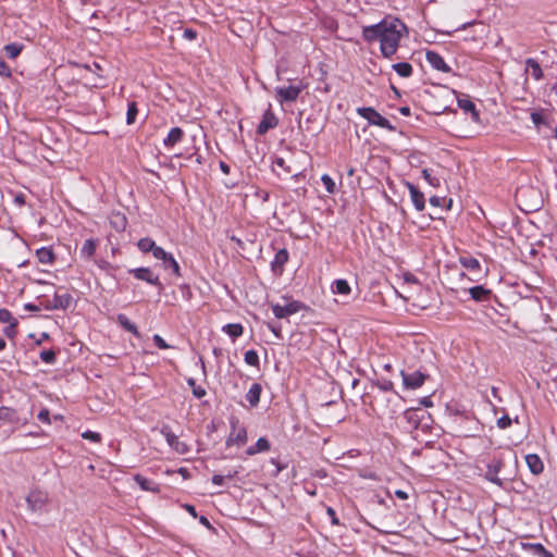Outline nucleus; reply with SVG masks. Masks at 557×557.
Returning a JSON list of instances; mask_svg holds the SVG:
<instances>
[{"label": "nucleus", "instance_id": "nucleus-2", "mask_svg": "<svg viewBox=\"0 0 557 557\" xmlns=\"http://www.w3.org/2000/svg\"><path fill=\"white\" fill-rule=\"evenodd\" d=\"M143 251H151L153 257L162 261V265L165 270H171L175 276H181V268L177 261L171 253L164 251L161 246H140Z\"/></svg>", "mask_w": 557, "mask_h": 557}, {"label": "nucleus", "instance_id": "nucleus-48", "mask_svg": "<svg viewBox=\"0 0 557 557\" xmlns=\"http://www.w3.org/2000/svg\"><path fill=\"white\" fill-rule=\"evenodd\" d=\"M38 420L42 423L50 424V412L48 409L44 408L39 411L37 416Z\"/></svg>", "mask_w": 557, "mask_h": 557}, {"label": "nucleus", "instance_id": "nucleus-10", "mask_svg": "<svg viewBox=\"0 0 557 557\" xmlns=\"http://www.w3.org/2000/svg\"><path fill=\"white\" fill-rule=\"evenodd\" d=\"M403 385L406 389H417L420 388L428 375L421 371H413L411 373L401 371Z\"/></svg>", "mask_w": 557, "mask_h": 557}, {"label": "nucleus", "instance_id": "nucleus-17", "mask_svg": "<svg viewBox=\"0 0 557 557\" xmlns=\"http://www.w3.org/2000/svg\"><path fill=\"white\" fill-rule=\"evenodd\" d=\"M457 102L460 109L465 112H469L473 121H479V113L475 110V104L470 100L469 96L461 95L457 98Z\"/></svg>", "mask_w": 557, "mask_h": 557}, {"label": "nucleus", "instance_id": "nucleus-43", "mask_svg": "<svg viewBox=\"0 0 557 557\" xmlns=\"http://www.w3.org/2000/svg\"><path fill=\"white\" fill-rule=\"evenodd\" d=\"M511 424H512V420L508 414H504L503 417L498 418L496 421V425L502 430H506V429L510 428Z\"/></svg>", "mask_w": 557, "mask_h": 557}, {"label": "nucleus", "instance_id": "nucleus-56", "mask_svg": "<svg viewBox=\"0 0 557 557\" xmlns=\"http://www.w3.org/2000/svg\"><path fill=\"white\" fill-rule=\"evenodd\" d=\"M444 201H445V198H440V197H436V196H433V197L430 198L431 205L435 206V207H441Z\"/></svg>", "mask_w": 557, "mask_h": 557}, {"label": "nucleus", "instance_id": "nucleus-20", "mask_svg": "<svg viewBox=\"0 0 557 557\" xmlns=\"http://www.w3.org/2000/svg\"><path fill=\"white\" fill-rule=\"evenodd\" d=\"M466 292H468L471 298L475 301H485L490 298L492 294L491 289H487L482 285L467 287Z\"/></svg>", "mask_w": 557, "mask_h": 557}, {"label": "nucleus", "instance_id": "nucleus-41", "mask_svg": "<svg viewBox=\"0 0 557 557\" xmlns=\"http://www.w3.org/2000/svg\"><path fill=\"white\" fill-rule=\"evenodd\" d=\"M17 320L12 315L8 309H0V322L11 324Z\"/></svg>", "mask_w": 557, "mask_h": 557}, {"label": "nucleus", "instance_id": "nucleus-1", "mask_svg": "<svg viewBox=\"0 0 557 557\" xmlns=\"http://www.w3.org/2000/svg\"><path fill=\"white\" fill-rule=\"evenodd\" d=\"M406 30V25L398 18H385L375 25L363 27L362 36L367 41L380 40L382 54L389 58L397 51Z\"/></svg>", "mask_w": 557, "mask_h": 557}, {"label": "nucleus", "instance_id": "nucleus-25", "mask_svg": "<svg viewBox=\"0 0 557 557\" xmlns=\"http://www.w3.org/2000/svg\"><path fill=\"white\" fill-rule=\"evenodd\" d=\"M109 221L112 228H114L116 232L124 231L127 224L126 216L121 212H112Z\"/></svg>", "mask_w": 557, "mask_h": 557}, {"label": "nucleus", "instance_id": "nucleus-18", "mask_svg": "<svg viewBox=\"0 0 557 557\" xmlns=\"http://www.w3.org/2000/svg\"><path fill=\"white\" fill-rule=\"evenodd\" d=\"M271 449V443L267 437H259L255 445L246 449L247 456H253L261 453H267Z\"/></svg>", "mask_w": 557, "mask_h": 557}, {"label": "nucleus", "instance_id": "nucleus-36", "mask_svg": "<svg viewBox=\"0 0 557 557\" xmlns=\"http://www.w3.org/2000/svg\"><path fill=\"white\" fill-rule=\"evenodd\" d=\"M187 384L191 387L193 395L196 398L200 399L206 396V389L202 386L197 385L195 379H188Z\"/></svg>", "mask_w": 557, "mask_h": 557}, {"label": "nucleus", "instance_id": "nucleus-40", "mask_svg": "<svg viewBox=\"0 0 557 557\" xmlns=\"http://www.w3.org/2000/svg\"><path fill=\"white\" fill-rule=\"evenodd\" d=\"M138 113L137 107L135 102L129 103L127 110L126 122L127 124H133L135 122L136 115Z\"/></svg>", "mask_w": 557, "mask_h": 557}, {"label": "nucleus", "instance_id": "nucleus-62", "mask_svg": "<svg viewBox=\"0 0 557 557\" xmlns=\"http://www.w3.org/2000/svg\"><path fill=\"white\" fill-rule=\"evenodd\" d=\"M394 384L391 381H385L382 385V389L384 391H393Z\"/></svg>", "mask_w": 557, "mask_h": 557}, {"label": "nucleus", "instance_id": "nucleus-5", "mask_svg": "<svg viewBox=\"0 0 557 557\" xmlns=\"http://www.w3.org/2000/svg\"><path fill=\"white\" fill-rule=\"evenodd\" d=\"M449 288L454 292H466L468 283L479 282V276H473L470 273L467 274L463 271H453L447 277Z\"/></svg>", "mask_w": 557, "mask_h": 557}, {"label": "nucleus", "instance_id": "nucleus-58", "mask_svg": "<svg viewBox=\"0 0 557 557\" xmlns=\"http://www.w3.org/2000/svg\"><path fill=\"white\" fill-rule=\"evenodd\" d=\"M14 202L18 206H23L25 203V196L23 194H18L14 197Z\"/></svg>", "mask_w": 557, "mask_h": 557}, {"label": "nucleus", "instance_id": "nucleus-28", "mask_svg": "<svg viewBox=\"0 0 557 557\" xmlns=\"http://www.w3.org/2000/svg\"><path fill=\"white\" fill-rule=\"evenodd\" d=\"M183 136V129L180 127H174L169 132L168 136L163 140V144L166 147H173L174 145L182 140Z\"/></svg>", "mask_w": 557, "mask_h": 557}, {"label": "nucleus", "instance_id": "nucleus-29", "mask_svg": "<svg viewBox=\"0 0 557 557\" xmlns=\"http://www.w3.org/2000/svg\"><path fill=\"white\" fill-rule=\"evenodd\" d=\"M222 331L234 341L244 334V326L240 323H228L222 327Z\"/></svg>", "mask_w": 557, "mask_h": 557}, {"label": "nucleus", "instance_id": "nucleus-22", "mask_svg": "<svg viewBox=\"0 0 557 557\" xmlns=\"http://www.w3.org/2000/svg\"><path fill=\"white\" fill-rule=\"evenodd\" d=\"M525 462L533 474H540L544 470V463L536 454H528Z\"/></svg>", "mask_w": 557, "mask_h": 557}, {"label": "nucleus", "instance_id": "nucleus-24", "mask_svg": "<svg viewBox=\"0 0 557 557\" xmlns=\"http://www.w3.org/2000/svg\"><path fill=\"white\" fill-rule=\"evenodd\" d=\"M134 481L140 486L143 491L158 493L160 491L159 485L153 481L148 480L141 474H135Z\"/></svg>", "mask_w": 557, "mask_h": 557}, {"label": "nucleus", "instance_id": "nucleus-16", "mask_svg": "<svg viewBox=\"0 0 557 557\" xmlns=\"http://www.w3.org/2000/svg\"><path fill=\"white\" fill-rule=\"evenodd\" d=\"M131 273L140 281H145L153 286H160V280L157 275L152 273V271L148 268H137L131 270Z\"/></svg>", "mask_w": 557, "mask_h": 557}, {"label": "nucleus", "instance_id": "nucleus-49", "mask_svg": "<svg viewBox=\"0 0 557 557\" xmlns=\"http://www.w3.org/2000/svg\"><path fill=\"white\" fill-rule=\"evenodd\" d=\"M0 75L3 77H10L11 76V69L5 63L3 59L0 58Z\"/></svg>", "mask_w": 557, "mask_h": 557}, {"label": "nucleus", "instance_id": "nucleus-61", "mask_svg": "<svg viewBox=\"0 0 557 557\" xmlns=\"http://www.w3.org/2000/svg\"><path fill=\"white\" fill-rule=\"evenodd\" d=\"M420 404L424 407H432V400L430 399V397H423L421 400H420Z\"/></svg>", "mask_w": 557, "mask_h": 557}, {"label": "nucleus", "instance_id": "nucleus-38", "mask_svg": "<svg viewBox=\"0 0 557 557\" xmlns=\"http://www.w3.org/2000/svg\"><path fill=\"white\" fill-rule=\"evenodd\" d=\"M23 49L22 45L18 44H9L4 46V51L7 52L8 57L11 59H15L20 55L21 51Z\"/></svg>", "mask_w": 557, "mask_h": 557}, {"label": "nucleus", "instance_id": "nucleus-50", "mask_svg": "<svg viewBox=\"0 0 557 557\" xmlns=\"http://www.w3.org/2000/svg\"><path fill=\"white\" fill-rule=\"evenodd\" d=\"M326 515L330 517L332 525L341 524L339 519L337 518L336 512L332 507H326Z\"/></svg>", "mask_w": 557, "mask_h": 557}, {"label": "nucleus", "instance_id": "nucleus-63", "mask_svg": "<svg viewBox=\"0 0 557 557\" xmlns=\"http://www.w3.org/2000/svg\"><path fill=\"white\" fill-rule=\"evenodd\" d=\"M220 169H221L225 174H228V173H230V168H228V165H227L225 162H220Z\"/></svg>", "mask_w": 557, "mask_h": 557}, {"label": "nucleus", "instance_id": "nucleus-55", "mask_svg": "<svg viewBox=\"0 0 557 557\" xmlns=\"http://www.w3.org/2000/svg\"><path fill=\"white\" fill-rule=\"evenodd\" d=\"M183 35L188 40H193V39H195L197 37L196 30H194L191 28L185 29Z\"/></svg>", "mask_w": 557, "mask_h": 557}, {"label": "nucleus", "instance_id": "nucleus-12", "mask_svg": "<svg viewBox=\"0 0 557 557\" xmlns=\"http://www.w3.org/2000/svg\"><path fill=\"white\" fill-rule=\"evenodd\" d=\"M458 261L471 275L479 276L480 280L482 278L481 263L476 258L470 255H461L459 256Z\"/></svg>", "mask_w": 557, "mask_h": 557}, {"label": "nucleus", "instance_id": "nucleus-7", "mask_svg": "<svg viewBox=\"0 0 557 557\" xmlns=\"http://www.w3.org/2000/svg\"><path fill=\"white\" fill-rule=\"evenodd\" d=\"M304 308V305L297 300H288L285 305L272 304L271 309L275 318L285 319L299 312Z\"/></svg>", "mask_w": 557, "mask_h": 557}, {"label": "nucleus", "instance_id": "nucleus-13", "mask_svg": "<svg viewBox=\"0 0 557 557\" xmlns=\"http://www.w3.org/2000/svg\"><path fill=\"white\" fill-rule=\"evenodd\" d=\"M302 90V86H289V87H278L276 88V98L282 102H293L295 101L299 94Z\"/></svg>", "mask_w": 557, "mask_h": 557}, {"label": "nucleus", "instance_id": "nucleus-35", "mask_svg": "<svg viewBox=\"0 0 557 557\" xmlns=\"http://www.w3.org/2000/svg\"><path fill=\"white\" fill-rule=\"evenodd\" d=\"M244 359L248 366L259 368V364H260L259 355L256 350H253V349L247 350L245 352Z\"/></svg>", "mask_w": 557, "mask_h": 557}, {"label": "nucleus", "instance_id": "nucleus-27", "mask_svg": "<svg viewBox=\"0 0 557 557\" xmlns=\"http://www.w3.org/2000/svg\"><path fill=\"white\" fill-rule=\"evenodd\" d=\"M116 321L125 331L132 333L134 336H136L138 338L140 337V333H139L137 326L125 314H123V313L117 314Z\"/></svg>", "mask_w": 557, "mask_h": 557}, {"label": "nucleus", "instance_id": "nucleus-52", "mask_svg": "<svg viewBox=\"0 0 557 557\" xmlns=\"http://www.w3.org/2000/svg\"><path fill=\"white\" fill-rule=\"evenodd\" d=\"M96 251V246H83L81 255L85 258H90Z\"/></svg>", "mask_w": 557, "mask_h": 557}, {"label": "nucleus", "instance_id": "nucleus-60", "mask_svg": "<svg viewBox=\"0 0 557 557\" xmlns=\"http://www.w3.org/2000/svg\"><path fill=\"white\" fill-rule=\"evenodd\" d=\"M395 495L399 498V499H407L408 498V494L403 491V490H397L395 491Z\"/></svg>", "mask_w": 557, "mask_h": 557}, {"label": "nucleus", "instance_id": "nucleus-4", "mask_svg": "<svg viewBox=\"0 0 557 557\" xmlns=\"http://www.w3.org/2000/svg\"><path fill=\"white\" fill-rule=\"evenodd\" d=\"M248 433L247 429L239 423L237 419L231 420V431L226 437L225 445L231 446H243L247 443Z\"/></svg>", "mask_w": 557, "mask_h": 557}, {"label": "nucleus", "instance_id": "nucleus-26", "mask_svg": "<svg viewBox=\"0 0 557 557\" xmlns=\"http://www.w3.org/2000/svg\"><path fill=\"white\" fill-rule=\"evenodd\" d=\"M262 387L259 383H253L246 394V399L251 407H256L260 401Z\"/></svg>", "mask_w": 557, "mask_h": 557}, {"label": "nucleus", "instance_id": "nucleus-33", "mask_svg": "<svg viewBox=\"0 0 557 557\" xmlns=\"http://www.w3.org/2000/svg\"><path fill=\"white\" fill-rule=\"evenodd\" d=\"M525 64H527V71L531 70L532 76L535 79H540L542 77V75H543L542 69H541L540 64L534 59H528L525 61Z\"/></svg>", "mask_w": 557, "mask_h": 557}, {"label": "nucleus", "instance_id": "nucleus-57", "mask_svg": "<svg viewBox=\"0 0 557 557\" xmlns=\"http://www.w3.org/2000/svg\"><path fill=\"white\" fill-rule=\"evenodd\" d=\"M270 462L276 467V473H280L286 468L284 465H281V462L275 458H272Z\"/></svg>", "mask_w": 557, "mask_h": 557}, {"label": "nucleus", "instance_id": "nucleus-32", "mask_svg": "<svg viewBox=\"0 0 557 557\" xmlns=\"http://www.w3.org/2000/svg\"><path fill=\"white\" fill-rule=\"evenodd\" d=\"M333 293L338 295H348L351 289L346 280L338 278L333 283Z\"/></svg>", "mask_w": 557, "mask_h": 557}, {"label": "nucleus", "instance_id": "nucleus-59", "mask_svg": "<svg viewBox=\"0 0 557 557\" xmlns=\"http://www.w3.org/2000/svg\"><path fill=\"white\" fill-rule=\"evenodd\" d=\"M184 508L186 509L187 512H189L194 518L197 517V512H196V508L193 506V505H188L186 504L184 506Z\"/></svg>", "mask_w": 557, "mask_h": 557}, {"label": "nucleus", "instance_id": "nucleus-9", "mask_svg": "<svg viewBox=\"0 0 557 557\" xmlns=\"http://www.w3.org/2000/svg\"><path fill=\"white\" fill-rule=\"evenodd\" d=\"M73 297L67 292H55L51 300H47L45 308L48 310H65L71 307Z\"/></svg>", "mask_w": 557, "mask_h": 557}, {"label": "nucleus", "instance_id": "nucleus-6", "mask_svg": "<svg viewBox=\"0 0 557 557\" xmlns=\"http://www.w3.org/2000/svg\"><path fill=\"white\" fill-rule=\"evenodd\" d=\"M517 198L525 206L524 210L535 211L542 205V196L539 191L530 188H520L517 191Z\"/></svg>", "mask_w": 557, "mask_h": 557}, {"label": "nucleus", "instance_id": "nucleus-44", "mask_svg": "<svg viewBox=\"0 0 557 557\" xmlns=\"http://www.w3.org/2000/svg\"><path fill=\"white\" fill-rule=\"evenodd\" d=\"M235 474H236V472H234V473H228V474L226 475V478L231 480V479H233V478L235 476ZM211 481H212V483H213L214 485L222 486V485H224V483H225V476H224V475H221V474H214V475L212 476Z\"/></svg>", "mask_w": 557, "mask_h": 557}, {"label": "nucleus", "instance_id": "nucleus-37", "mask_svg": "<svg viewBox=\"0 0 557 557\" xmlns=\"http://www.w3.org/2000/svg\"><path fill=\"white\" fill-rule=\"evenodd\" d=\"M42 362L53 364L57 360V352L53 349H45L39 355Z\"/></svg>", "mask_w": 557, "mask_h": 557}, {"label": "nucleus", "instance_id": "nucleus-47", "mask_svg": "<svg viewBox=\"0 0 557 557\" xmlns=\"http://www.w3.org/2000/svg\"><path fill=\"white\" fill-rule=\"evenodd\" d=\"M422 175L425 178V181H428V183L430 185H432V186H438L440 185V180L436 178V177H433L431 175V173L426 169L422 171Z\"/></svg>", "mask_w": 557, "mask_h": 557}, {"label": "nucleus", "instance_id": "nucleus-15", "mask_svg": "<svg viewBox=\"0 0 557 557\" xmlns=\"http://www.w3.org/2000/svg\"><path fill=\"white\" fill-rule=\"evenodd\" d=\"M289 258L288 251L285 248L280 249L271 262V270L276 276H281L284 272V267Z\"/></svg>", "mask_w": 557, "mask_h": 557}, {"label": "nucleus", "instance_id": "nucleus-14", "mask_svg": "<svg viewBox=\"0 0 557 557\" xmlns=\"http://www.w3.org/2000/svg\"><path fill=\"white\" fill-rule=\"evenodd\" d=\"M504 462L500 458H493L488 465L485 473V479L494 484L502 485V480L498 476L499 471L502 470Z\"/></svg>", "mask_w": 557, "mask_h": 557}, {"label": "nucleus", "instance_id": "nucleus-31", "mask_svg": "<svg viewBox=\"0 0 557 557\" xmlns=\"http://www.w3.org/2000/svg\"><path fill=\"white\" fill-rule=\"evenodd\" d=\"M410 195L412 202L417 210L421 211L424 209V196L413 185H409Z\"/></svg>", "mask_w": 557, "mask_h": 557}, {"label": "nucleus", "instance_id": "nucleus-53", "mask_svg": "<svg viewBox=\"0 0 557 557\" xmlns=\"http://www.w3.org/2000/svg\"><path fill=\"white\" fill-rule=\"evenodd\" d=\"M278 169L285 170V161L282 158H277L273 162V171L280 174Z\"/></svg>", "mask_w": 557, "mask_h": 557}, {"label": "nucleus", "instance_id": "nucleus-3", "mask_svg": "<svg viewBox=\"0 0 557 557\" xmlns=\"http://www.w3.org/2000/svg\"><path fill=\"white\" fill-rule=\"evenodd\" d=\"M50 503V496L47 491L40 488H33L26 496V504L32 512L47 511V506Z\"/></svg>", "mask_w": 557, "mask_h": 557}, {"label": "nucleus", "instance_id": "nucleus-11", "mask_svg": "<svg viewBox=\"0 0 557 557\" xmlns=\"http://www.w3.org/2000/svg\"><path fill=\"white\" fill-rule=\"evenodd\" d=\"M161 434L164 436L169 446L173 448L176 453L184 455L189 451L188 445L184 442H181L178 440V436L175 435L169 426H163L161 429Z\"/></svg>", "mask_w": 557, "mask_h": 557}, {"label": "nucleus", "instance_id": "nucleus-64", "mask_svg": "<svg viewBox=\"0 0 557 557\" xmlns=\"http://www.w3.org/2000/svg\"><path fill=\"white\" fill-rule=\"evenodd\" d=\"M25 309L26 310H29V311H39V308L35 305H32V304H26L25 305Z\"/></svg>", "mask_w": 557, "mask_h": 557}, {"label": "nucleus", "instance_id": "nucleus-8", "mask_svg": "<svg viewBox=\"0 0 557 557\" xmlns=\"http://www.w3.org/2000/svg\"><path fill=\"white\" fill-rule=\"evenodd\" d=\"M357 113L363 119L368 120L370 124L377 125L389 131L394 129L389 121L382 116L373 108H358Z\"/></svg>", "mask_w": 557, "mask_h": 557}, {"label": "nucleus", "instance_id": "nucleus-39", "mask_svg": "<svg viewBox=\"0 0 557 557\" xmlns=\"http://www.w3.org/2000/svg\"><path fill=\"white\" fill-rule=\"evenodd\" d=\"M321 181L329 194H334L336 189L335 182L327 174L322 175Z\"/></svg>", "mask_w": 557, "mask_h": 557}, {"label": "nucleus", "instance_id": "nucleus-42", "mask_svg": "<svg viewBox=\"0 0 557 557\" xmlns=\"http://www.w3.org/2000/svg\"><path fill=\"white\" fill-rule=\"evenodd\" d=\"M82 437L84 440L91 441L94 443H100V441H101L100 433H97V432H94V431H90V430H87V431L83 432L82 433Z\"/></svg>", "mask_w": 557, "mask_h": 557}, {"label": "nucleus", "instance_id": "nucleus-21", "mask_svg": "<svg viewBox=\"0 0 557 557\" xmlns=\"http://www.w3.org/2000/svg\"><path fill=\"white\" fill-rule=\"evenodd\" d=\"M521 547L539 557H554L541 543H521Z\"/></svg>", "mask_w": 557, "mask_h": 557}, {"label": "nucleus", "instance_id": "nucleus-34", "mask_svg": "<svg viewBox=\"0 0 557 557\" xmlns=\"http://www.w3.org/2000/svg\"><path fill=\"white\" fill-rule=\"evenodd\" d=\"M393 69L403 77H408L412 73V66L409 63L400 62L393 65Z\"/></svg>", "mask_w": 557, "mask_h": 557}, {"label": "nucleus", "instance_id": "nucleus-46", "mask_svg": "<svg viewBox=\"0 0 557 557\" xmlns=\"http://www.w3.org/2000/svg\"><path fill=\"white\" fill-rule=\"evenodd\" d=\"M16 326H17V321L12 322L11 324H9L8 326L4 327L3 333L8 337L13 338L16 334Z\"/></svg>", "mask_w": 557, "mask_h": 557}, {"label": "nucleus", "instance_id": "nucleus-51", "mask_svg": "<svg viewBox=\"0 0 557 557\" xmlns=\"http://www.w3.org/2000/svg\"><path fill=\"white\" fill-rule=\"evenodd\" d=\"M13 416V410L8 407L0 408V420H10Z\"/></svg>", "mask_w": 557, "mask_h": 557}, {"label": "nucleus", "instance_id": "nucleus-45", "mask_svg": "<svg viewBox=\"0 0 557 557\" xmlns=\"http://www.w3.org/2000/svg\"><path fill=\"white\" fill-rule=\"evenodd\" d=\"M152 341L159 349H168L171 347L159 334H154Z\"/></svg>", "mask_w": 557, "mask_h": 557}, {"label": "nucleus", "instance_id": "nucleus-30", "mask_svg": "<svg viewBox=\"0 0 557 557\" xmlns=\"http://www.w3.org/2000/svg\"><path fill=\"white\" fill-rule=\"evenodd\" d=\"M36 256L41 263L50 264L53 261L54 255L51 246H41L36 250Z\"/></svg>", "mask_w": 557, "mask_h": 557}, {"label": "nucleus", "instance_id": "nucleus-19", "mask_svg": "<svg viewBox=\"0 0 557 557\" xmlns=\"http://www.w3.org/2000/svg\"><path fill=\"white\" fill-rule=\"evenodd\" d=\"M428 62L436 70L448 73L450 71L449 66L445 63L444 59L434 51L426 52Z\"/></svg>", "mask_w": 557, "mask_h": 557}, {"label": "nucleus", "instance_id": "nucleus-23", "mask_svg": "<svg viewBox=\"0 0 557 557\" xmlns=\"http://www.w3.org/2000/svg\"><path fill=\"white\" fill-rule=\"evenodd\" d=\"M276 124H277V119L275 117V115L271 111L268 110L264 113L263 119H262V121L260 122V124L258 126V133L259 134H264L270 128L275 127Z\"/></svg>", "mask_w": 557, "mask_h": 557}, {"label": "nucleus", "instance_id": "nucleus-54", "mask_svg": "<svg viewBox=\"0 0 557 557\" xmlns=\"http://www.w3.org/2000/svg\"><path fill=\"white\" fill-rule=\"evenodd\" d=\"M531 120L533 121V123L539 126L541 123H543V116L537 113V112H532L531 113Z\"/></svg>", "mask_w": 557, "mask_h": 557}]
</instances>
